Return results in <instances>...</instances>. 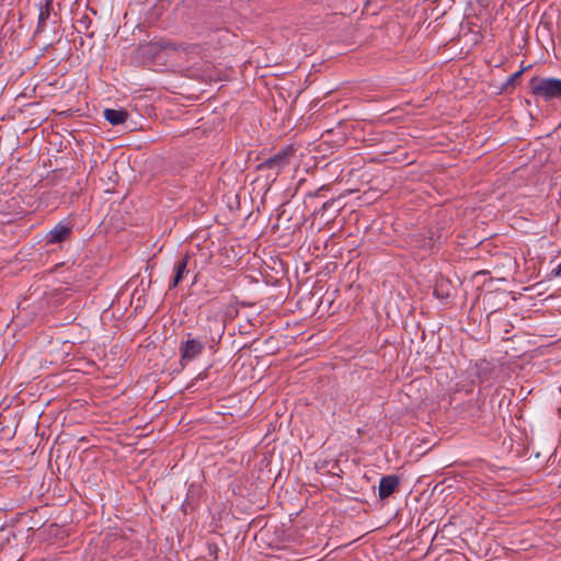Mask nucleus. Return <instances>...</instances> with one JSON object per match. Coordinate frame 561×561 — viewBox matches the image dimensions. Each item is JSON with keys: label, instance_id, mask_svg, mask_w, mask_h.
I'll return each mask as SVG.
<instances>
[{"label": "nucleus", "instance_id": "5", "mask_svg": "<svg viewBox=\"0 0 561 561\" xmlns=\"http://www.w3.org/2000/svg\"><path fill=\"white\" fill-rule=\"evenodd\" d=\"M400 478L397 474L383 476L379 481L378 495L380 500H386L398 491Z\"/></svg>", "mask_w": 561, "mask_h": 561}, {"label": "nucleus", "instance_id": "14", "mask_svg": "<svg viewBox=\"0 0 561 561\" xmlns=\"http://www.w3.org/2000/svg\"><path fill=\"white\" fill-rule=\"evenodd\" d=\"M208 549H209V554L214 556V559H217L216 553H217L218 547L216 545H209Z\"/></svg>", "mask_w": 561, "mask_h": 561}, {"label": "nucleus", "instance_id": "4", "mask_svg": "<svg viewBox=\"0 0 561 561\" xmlns=\"http://www.w3.org/2000/svg\"><path fill=\"white\" fill-rule=\"evenodd\" d=\"M73 225L69 220L59 221L45 236V244H60L72 238Z\"/></svg>", "mask_w": 561, "mask_h": 561}, {"label": "nucleus", "instance_id": "12", "mask_svg": "<svg viewBox=\"0 0 561 561\" xmlns=\"http://www.w3.org/2000/svg\"><path fill=\"white\" fill-rule=\"evenodd\" d=\"M434 294L438 297V298H446L448 297L449 295L447 293H444L443 290V286H437L434 290Z\"/></svg>", "mask_w": 561, "mask_h": 561}, {"label": "nucleus", "instance_id": "10", "mask_svg": "<svg viewBox=\"0 0 561 561\" xmlns=\"http://www.w3.org/2000/svg\"><path fill=\"white\" fill-rule=\"evenodd\" d=\"M531 66L522 67L518 71L510 76L506 82L503 84L502 90L507 91L510 88L513 89L516 84V81L520 78V76L530 68Z\"/></svg>", "mask_w": 561, "mask_h": 561}, {"label": "nucleus", "instance_id": "7", "mask_svg": "<svg viewBox=\"0 0 561 561\" xmlns=\"http://www.w3.org/2000/svg\"><path fill=\"white\" fill-rule=\"evenodd\" d=\"M104 118L113 126L121 125L128 118L126 110L105 108L103 112Z\"/></svg>", "mask_w": 561, "mask_h": 561}, {"label": "nucleus", "instance_id": "13", "mask_svg": "<svg viewBox=\"0 0 561 561\" xmlns=\"http://www.w3.org/2000/svg\"><path fill=\"white\" fill-rule=\"evenodd\" d=\"M551 276H553V277H561V263L558 264L557 267H554L551 271Z\"/></svg>", "mask_w": 561, "mask_h": 561}, {"label": "nucleus", "instance_id": "1", "mask_svg": "<svg viewBox=\"0 0 561 561\" xmlns=\"http://www.w3.org/2000/svg\"><path fill=\"white\" fill-rule=\"evenodd\" d=\"M530 93L545 102L561 99V79L535 76L529 80Z\"/></svg>", "mask_w": 561, "mask_h": 561}, {"label": "nucleus", "instance_id": "11", "mask_svg": "<svg viewBox=\"0 0 561 561\" xmlns=\"http://www.w3.org/2000/svg\"><path fill=\"white\" fill-rule=\"evenodd\" d=\"M488 363L485 360H482L480 364L476 365L477 373L476 376L479 379L480 382H483L488 380Z\"/></svg>", "mask_w": 561, "mask_h": 561}, {"label": "nucleus", "instance_id": "6", "mask_svg": "<svg viewBox=\"0 0 561 561\" xmlns=\"http://www.w3.org/2000/svg\"><path fill=\"white\" fill-rule=\"evenodd\" d=\"M190 260V255L185 254L182 259H180L174 264V277L172 283L170 284V288L176 287L187 274V263Z\"/></svg>", "mask_w": 561, "mask_h": 561}, {"label": "nucleus", "instance_id": "15", "mask_svg": "<svg viewBox=\"0 0 561 561\" xmlns=\"http://www.w3.org/2000/svg\"><path fill=\"white\" fill-rule=\"evenodd\" d=\"M330 204H331L330 202L324 203V204H323V206H322V208H323V209L329 208V205H330Z\"/></svg>", "mask_w": 561, "mask_h": 561}, {"label": "nucleus", "instance_id": "3", "mask_svg": "<svg viewBox=\"0 0 561 561\" xmlns=\"http://www.w3.org/2000/svg\"><path fill=\"white\" fill-rule=\"evenodd\" d=\"M187 339L180 344V364L184 367L187 363L201 356L205 350V342L192 337L191 333L186 334Z\"/></svg>", "mask_w": 561, "mask_h": 561}, {"label": "nucleus", "instance_id": "9", "mask_svg": "<svg viewBox=\"0 0 561 561\" xmlns=\"http://www.w3.org/2000/svg\"><path fill=\"white\" fill-rule=\"evenodd\" d=\"M51 4H53V0H46L45 5L41 8V12L38 15L37 31L43 30V27L45 26L46 20L48 19V16L50 14Z\"/></svg>", "mask_w": 561, "mask_h": 561}, {"label": "nucleus", "instance_id": "8", "mask_svg": "<svg viewBox=\"0 0 561 561\" xmlns=\"http://www.w3.org/2000/svg\"><path fill=\"white\" fill-rule=\"evenodd\" d=\"M92 25V20L88 14H83L82 16L78 18L75 22V28L78 33H82L88 35V31Z\"/></svg>", "mask_w": 561, "mask_h": 561}, {"label": "nucleus", "instance_id": "2", "mask_svg": "<svg viewBox=\"0 0 561 561\" xmlns=\"http://www.w3.org/2000/svg\"><path fill=\"white\" fill-rule=\"evenodd\" d=\"M295 153V148L293 146H286L282 148L273 157L265 159L261 163L257 164L256 170L264 172L268 171L266 174L267 178L273 176L275 179L282 170L290 164V160Z\"/></svg>", "mask_w": 561, "mask_h": 561}]
</instances>
